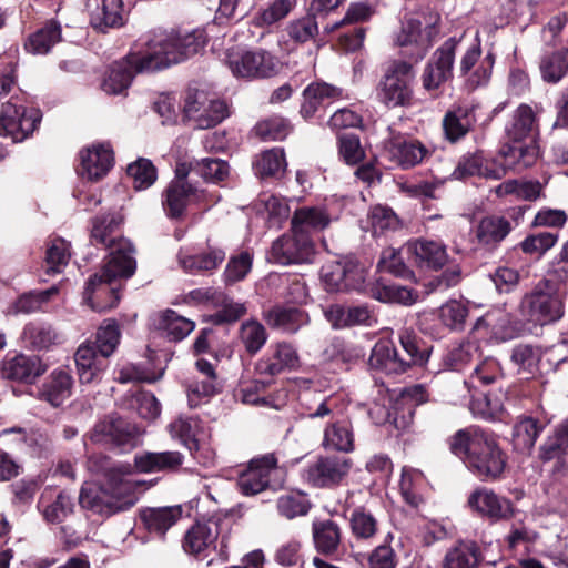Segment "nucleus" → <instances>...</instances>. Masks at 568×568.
I'll return each instance as SVG.
<instances>
[{
    "mask_svg": "<svg viewBox=\"0 0 568 568\" xmlns=\"http://www.w3.org/2000/svg\"><path fill=\"white\" fill-rule=\"evenodd\" d=\"M122 217L116 213L97 216L92 220L90 241L110 250V258L101 273L88 280L83 300L93 311L105 312L115 307L120 301L118 288L112 282L118 277H130L135 272L134 247L132 243L118 235Z\"/></svg>",
    "mask_w": 568,
    "mask_h": 568,
    "instance_id": "obj_1",
    "label": "nucleus"
},
{
    "mask_svg": "<svg viewBox=\"0 0 568 568\" xmlns=\"http://www.w3.org/2000/svg\"><path fill=\"white\" fill-rule=\"evenodd\" d=\"M450 452L481 481L499 479L507 465V456L496 439L478 427L457 430L449 439Z\"/></svg>",
    "mask_w": 568,
    "mask_h": 568,
    "instance_id": "obj_2",
    "label": "nucleus"
},
{
    "mask_svg": "<svg viewBox=\"0 0 568 568\" xmlns=\"http://www.w3.org/2000/svg\"><path fill=\"white\" fill-rule=\"evenodd\" d=\"M205 44L202 30L191 32H161L139 42L138 50L131 55L139 70L158 71L187 60Z\"/></svg>",
    "mask_w": 568,
    "mask_h": 568,
    "instance_id": "obj_3",
    "label": "nucleus"
},
{
    "mask_svg": "<svg viewBox=\"0 0 568 568\" xmlns=\"http://www.w3.org/2000/svg\"><path fill=\"white\" fill-rule=\"evenodd\" d=\"M536 160L537 150L534 145H503L497 158L491 162L484 159L483 152L464 155L452 175L457 180L473 175L500 180L509 170L521 171L531 166Z\"/></svg>",
    "mask_w": 568,
    "mask_h": 568,
    "instance_id": "obj_4",
    "label": "nucleus"
},
{
    "mask_svg": "<svg viewBox=\"0 0 568 568\" xmlns=\"http://www.w3.org/2000/svg\"><path fill=\"white\" fill-rule=\"evenodd\" d=\"M308 394L303 397L305 415L311 419H327L323 429L322 447L326 450L351 453L354 450V430L347 419H337V399L334 396L316 394L307 400Z\"/></svg>",
    "mask_w": 568,
    "mask_h": 568,
    "instance_id": "obj_5",
    "label": "nucleus"
},
{
    "mask_svg": "<svg viewBox=\"0 0 568 568\" xmlns=\"http://www.w3.org/2000/svg\"><path fill=\"white\" fill-rule=\"evenodd\" d=\"M135 483L114 474L101 487H82L79 495V504L82 508L95 514L111 516L119 511H124L135 504Z\"/></svg>",
    "mask_w": 568,
    "mask_h": 568,
    "instance_id": "obj_6",
    "label": "nucleus"
},
{
    "mask_svg": "<svg viewBox=\"0 0 568 568\" xmlns=\"http://www.w3.org/2000/svg\"><path fill=\"white\" fill-rule=\"evenodd\" d=\"M523 317L539 325H546L564 316V301L548 281L539 282L532 292L526 294L519 305Z\"/></svg>",
    "mask_w": 568,
    "mask_h": 568,
    "instance_id": "obj_7",
    "label": "nucleus"
},
{
    "mask_svg": "<svg viewBox=\"0 0 568 568\" xmlns=\"http://www.w3.org/2000/svg\"><path fill=\"white\" fill-rule=\"evenodd\" d=\"M413 80L412 64L405 61L394 62L377 85L378 101L388 109L408 105L413 97Z\"/></svg>",
    "mask_w": 568,
    "mask_h": 568,
    "instance_id": "obj_8",
    "label": "nucleus"
},
{
    "mask_svg": "<svg viewBox=\"0 0 568 568\" xmlns=\"http://www.w3.org/2000/svg\"><path fill=\"white\" fill-rule=\"evenodd\" d=\"M12 97L2 104L0 112V135L9 136L13 142L28 139L41 122L42 114L37 108H27L14 102Z\"/></svg>",
    "mask_w": 568,
    "mask_h": 568,
    "instance_id": "obj_9",
    "label": "nucleus"
},
{
    "mask_svg": "<svg viewBox=\"0 0 568 568\" xmlns=\"http://www.w3.org/2000/svg\"><path fill=\"white\" fill-rule=\"evenodd\" d=\"M224 530H229L227 523L221 519L196 521L186 530L182 547L186 554L205 557L206 551L215 548V542L221 537L220 555L226 559L227 535Z\"/></svg>",
    "mask_w": 568,
    "mask_h": 568,
    "instance_id": "obj_10",
    "label": "nucleus"
},
{
    "mask_svg": "<svg viewBox=\"0 0 568 568\" xmlns=\"http://www.w3.org/2000/svg\"><path fill=\"white\" fill-rule=\"evenodd\" d=\"M227 64L234 77L244 79L271 78L280 70L277 58L263 49L230 53Z\"/></svg>",
    "mask_w": 568,
    "mask_h": 568,
    "instance_id": "obj_11",
    "label": "nucleus"
},
{
    "mask_svg": "<svg viewBox=\"0 0 568 568\" xmlns=\"http://www.w3.org/2000/svg\"><path fill=\"white\" fill-rule=\"evenodd\" d=\"M460 39L452 37L438 47L428 59L423 74V88L428 91H436L453 78L456 49Z\"/></svg>",
    "mask_w": 568,
    "mask_h": 568,
    "instance_id": "obj_12",
    "label": "nucleus"
},
{
    "mask_svg": "<svg viewBox=\"0 0 568 568\" xmlns=\"http://www.w3.org/2000/svg\"><path fill=\"white\" fill-rule=\"evenodd\" d=\"M352 468L349 458L342 456H322L304 470L306 481L313 487L332 488L339 485Z\"/></svg>",
    "mask_w": 568,
    "mask_h": 568,
    "instance_id": "obj_13",
    "label": "nucleus"
},
{
    "mask_svg": "<svg viewBox=\"0 0 568 568\" xmlns=\"http://www.w3.org/2000/svg\"><path fill=\"white\" fill-rule=\"evenodd\" d=\"M430 151L418 140L400 135L392 136L384 142L382 158L388 168L412 169L423 162Z\"/></svg>",
    "mask_w": 568,
    "mask_h": 568,
    "instance_id": "obj_14",
    "label": "nucleus"
},
{
    "mask_svg": "<svg viewBox=\"0 0 568 568\" xmlns=\"http://www.w3.org/2000/svg\"><path fill=\"white\" fill-rule=\"evenodd\" d=\"M314 253L312 237L302 234H284L278 237L268 252L270 262L288 265L310 262Z\"/></svg>",
    "mask_w": 568,
    "mask_h": 568,
    "instance_id": "obj_15",
    "label": "nucleus"
},
{
    "mask_svg": "<svg viewBox=\"0 0 568 568\" xmlns=\"http://www.w3.org/2000/svg\"><path fill=\"white\" fill-rule=\"evenodd\" d=\"M438 17H407L402 22L399 32L395 37V42L399 47L415 44L419 50V57H424L432 41L437 37L436 24Z\"/></svg>",
    "mask_w": 568,
    "mask_h": 568,
    "instance_id": "obj_16",
    "label": "nucleus"
},
{
    "mask_svg": "<svg viewBox=\"0 0 568 568\" xmlns=\"http://www.w3.org/2000/svg\"><path fill=\"white\" fill-rule=\"evenodd\" d=\"M184 166V164L178 166L176 179L168 185L163 194V209L170 219H180L186 206L202 196V192L185 180L187 172Z\"/></svg>",
    "mask_w": 568,
    "mask_h": 568,
    "instance_id": "obj_17",
    "label": "nucleus"
},
{
    "mask_svg": "<svg viewBox=\"0 0 568 568\" xmlns=\"http://www.w3.org/2000/svg\"><path fill=\"white\" fill-rule=\"evenodd\" d=\"M277 468V458L274 454H266L252 459L237 479L240 491L245 496H254L264 491L268 485L272 473Z\"/></svg>",
    "mask_w": 568,
    "mask_h": 568,
    "instance_id": "obj_18",
    "label": "nucleus"
},
{
    "mask_svg": "<svg viewBox=\"0 0 568 568\" xmlns=\"http://www.w3.org/2000/svg\"><path fill=\"white\" fill-rule=\"evenodd\" d=\"M467 503L473 511L491 521L510 519L515 513L510 499L501 497L486 487L475 489L469 495Z\"/></svg>",
    "mask_w": 568,
    "mask_h": 568,
    "instance_id": "obj_19",
    "label": "nucleus"
},
{
    "mask_svg": "<svg viewBox=\"0 0 568 568\" xmlns=\"http://www.w3.org/2000/svg\"><path fill=\"white\" fill-rule=\"evenodd\" d=\"M508 139L513 143L505 145L515 146H536L535 138L538 134L539 128L534 110L527 104H520L513 113L510 121L505 128Z\"/></svg>",
    "mask_w": 568,
    "mask_h": 568,
    "instance_id": "obj_20",
    "label": "nucleus"
},
{
    "mask_svg": "<svg viewBox=\"0 0 568 568\" xmlns=\"http://www.w3.org/2000/svg\"><path fill=\"white\" fill-rule=\"evenodd\" d=\"M74 362L81 384H93L101 381L109 367V358L95 349L91 341H85L78 346Z\"/></svg>",
    "mask_w": 568,
    "mask_h": 568,
    "instance_id": "obj_21",
    "label": "nucleus"
},
{
    "mask_svg": "<svg viewBox=\"0 0 568 568\" xmlns=\"http://www.w3.org/2000/svg\"><path fill=\"white\" fill-rule=\"evenodd\" d=\"M324 315L332 327L336 329L353 326L373 327L377 324V315L367 305L344 306L334 304L324 311Z\"/></svg>",
    "mask_w": 568,
    "mask_h": 568,
    "instance_id": "obj_22",
    "label": "nucleus"
},
{
    "mask_svg": "<svg viewBox=\"0 0 568 568\" xmlns=\"http://www.w3.org/2000/svg\"><path fill=\"white\" fill-rule=\"evenodd\" d=\"M298 365L296 349L288 343L281 342L270 346L268 353L256 364L260 375L276 376Z\"/></svg>",
    "mask_w": 568,
    "mask_h": 568,
    "instance_id": "obj_23",
    "label": "nucleus"
},
{
    "mask_svg": "<svg viewBox=\"0 0 568 568\" xmlns=\"http://www.w3.org/2000/svg\"><path fill=\"white\" fill-rule=\"evenodd\" d=\"M138 45L128 53L125 58L115 61L108 73V77L102 82V90L108 94H120L125 91L133 77L136 73L151 72V70H139L138 63L131 59V55L138 50Z\"/></svg>",
    "mask_w": 568,
    "mask_h": 568,
    "instance_id": "obj_24",
    "label": "nucleus"
},
{
    "mask_svg": "<svg viewBox=\"0 0 568 568\" xmlns=\"http://www.w3.org/2000/svg\"><path fill=\"white\" fill-rule=\"evenodd\" d=\"M90 24L99 31L109 28L123 26V1L122 0H87Z\"/></svg>",
    "mask_w": 568,
    "mask_h": 568,
    "instance_id": "obj_25",
    "label": "nucleus"
},
{
    "mask_svg": "<svg viewBox=\"0 0 568 568\" xmlns=\"http://www.w3.org/2000/svg\"><path fill=\"white\" fill-rule=\"evenodd\" d=\"M38 509L47 523L60 524L73 513L74 501L67 491L55 494L53 489L45 488L38 501Z\"/></svg>",
    "mask_w": 568,
    "mask_h": 568,
    "instance_id": "obj_26",
    "label": "nucleus"
},
{
    "mask_svg": "<svg viewBox=\"0 0 568 568\" xmlns=\"http://www.w3.org/2000/svg\"><path fill=\"white\" fill-rule=\"evenodd\" d=\"M331 222V214L325 206H302L292 216L291 231L311 237L312 233L325 230Z\"/></svg>",
    "mask_w": 568,
    "mask_h": 568,
    "instance_id": "obj_27",
    "label": "nucleus"
},
{
    "mask_svg": "<svg viewBox=\"0 0 568 568\" xmlns=\"http://www.w3.org/2000/svg\"><path fill=\"white\" fill-rule=\"evenodd\" d=\"M113 165V152L109 144H98L81 152L80 174L90 181L103 178Z\"/></svg>",
    "mask_w": 568,
    "mask_h": 568,
    "instance_id": "obj_28",
    "label": "nucleus"
},
{
    "mask_svg": "<svg viewBox=\"0 0 568 568\" xmlns=\"http://www.w3.org/2000/svg\"><path fill=\"white\" fill-rule=\"evenodd\" d=\"M368 364L371 368L386 375L396 376L408 371V362H405V357L387 341H379L374 345Z\"/></svg>",
    "mask_w": 568,
    "mask_h": 568,
    "instance_id": "obj_29",
    "label": "nucleus"
},
{
    "mask_svg": "<svg viewBox=\"0 0 568 568\" xmlns=\"http://www.w3.org/2000/svg\"><path fill=\"white\" fill-rule=\"evenodd\" d=\"M134 433V427L125 419L118 416H109L94 426L92 439L124 446L132 442Z\"/></svg>",
    "mask_w": 568,
    "mask_h": 568,
    "instance_id": "obj_30",
    "label": "nucleus"
},
{
    "mask_svg": "<svg viewBox=\"0 0 568 568\" xmlns=\"http://www.w3.org/2000/svg\"><path fill=\"white\" fill-rule=\"evenodd\" d=\"M73 378L65 368L51 372L39 390V398L53 407H59L71 396Z\"/></svg>",
    "mask_w": 568,
    "mask_h": 568,
    "instance_id": "obj_31",
    "label": "nucleus"
},
{
    "mask_svg": "<svg viewBox=\"0 0 568 568\" xmlns=\"http://www.w3.org/2000/svg\"><path fill=\"white\" fill-rule=\"evenodd\" d=\"M407 251L420 267L438 270L448 261L446 246L442 242L433 240H417L409 243Z\"/></svg>",
    "mask_w": 568,
    "mask_h": 568,
    "instance_id": "obj_32",
    "label": "nucleus"
},
{
    "mask_svg": "<svg viewBox=\"0 0 568 568\" xmlns=\"http://www.w3.org/2000/svg\"><path fill=\"white\" fill-rule=\"evenodd\" d=\"M303 98L301 114L308 119L314 115L321 104L342 99L343 90L326 82H314L304 89Z\"/></svg>",
    "mask_w": 568,
    "mask_h": 568,
    "instance_id": "obj_33",
    "label": "nucleus"
},
{
    "mask_svg": "<svg viewBox=\"0 0 568 568\" xmlns=\"http://www.w3.org/2000/svg\"><path fill=\"white\" fill-rule=\"evenodd\" d=\"M44 371L39 357L19 354L4 362L2 374L8 379L32 383Z\"/></svg>",
    "mask_w": 568,
    "mask_h": 568,
    "instance_id": "obj_34",
    "label": "nucleus"
},
{
    "mask_svg": "<svg viewBox=\"0 0 568 568\" xmlns=\"http://www.w3.org/2000/svg\"><path fill=\"white\" fill-rule=\"evenodd\" d=\"M264 320L272 328L293 334L308 323V315L294 306L277 305L265 313Z\"/></svg>",
    "mask_w": 568,
    "mask_h": 568,
    "instance_id": "obj_35",
    "label": "nucleus"
},
{
    "mask_svg": "<svg viewBox=\"0 0 568 568\" xmlns=\"http://www.w3.org/2000/svg\"><path fill=\"white\" fill-rule=\"evenodd\" d=\"M183 463L179 452H145L134 458L135 467L141 473H159L176 470Z\"/></svg>",
    "mask_w": 568,
    "mask_h": 568,
    "instance_id": "obj_36",
    "label": "nucleus"
},
{
    "mask_svg": "<svg viewBox=\"0 0 568 568\" xmlns=\"http://www.w3.org/2000/svg\"><path fill=\"white\" fill-rule=\"evenodd\" d=\"M481 356L477 342L465 341L448 347L442 356V366L445 369L460 372Z\"/></svg>",
    "mask_w": 568,
    "mask_h": 568,
    "instance_id": "obj_37",
    "label": "nucleus"
},
{
    "mask_svg": "<svg viewBox=\"0 0 568 568\" xmlns=\"http://www.w3.org/2000/svg\"><path fill=\"white\" fill-rule=\"evenodd\" d=\"M312 535L315 549L325 556L337 552L342 540V530L338 524L331 519L314 521Z\"/></svg>",
    "mask_w": 568,
    "mask_h": 568,
    "instance_id": "obj_38",
    "label": "nucleus"
},
{
    "mask_svg": "<svg viewBox=\"0 0 568 568\" xmlns=\"http://www.w3.org/2000/svg\"><path fill=\"white\" fill-rule=\"evenodd\" d=\"M511 229V224L507 219L491 215L479 221L475 234L480 245L493 248L505 240Z\"/></svg>",
    "mask_w": 568,
    "mask_h": 568,
    "instance_id": "obj_39",
    "label": "nucleus"
},
{
    "mask_svg": "<svg viewBox=\"0 0 568 568\" xmlns=\"http://www.w3.org/2000/svg\"><path fill=\"white\" fill-rule=\"evenodd\" d=\"M479 548L474 541L459 540L448 548L440 568H476L479 564Z\"/></svg>",
    "mask_w": 568,
    "mask_h": 568,
    "instance_id": "obj_40",
    "label": "nucleus"
},
{
    "mask_svg": "<svg viewBox=\"0 0 568 568\" xmlns=\"http://www.w3.org/2000/svg\"><path fill=\"white\" fill-rule=\"evenodd\" d=\"M156 328L169 341L180 342L194 331L195 323L173 310H165L158 317Z\"/></svg>",
    "mask_w": 568,
    "mask_h": 568,
    "instance_id": "obj_41",
    "label": "nucleus"
},
{
    "mask_svg": "<svg viewBox=\"0 0 568 568\" xmlns=\"http://www.w3.org/2000/svg\"><path fill=\"white\" fill-rule=\"evenodd\" d=\"M182 517L181 506L146 508L141 519L150 532L164 535Z\"/></svg>",
    "mask_w": 568,
    "mask_h": 568,
    "instance_id": "obj_42",
    "label": "nucleus"
},
{
    "mask_svg": "<svg viewBox=\"0 0 568 568\" xmlns=\"http://www.w3.org/2000/svg\"><path fill=\"white\" fill-rule=\"evenodd\" d=\"M474 122L473 111L467 106H456L448 110L443 119L446 139L450 142H457L469 132Z\"/></svg>",
    "mask_w": 568,
    "mask_h": 568,
    "instance_id": "obj_43",
    "label": "nucleus"
},
{
    "mask_svg": "<svg viewBox=\"0 0 568 568\" xmlns=\"http://www.w3.org/2000/svg\"><path fill=\"white\" fill-rule=\"evenodd\" d=\"M226 253L221 247L209 246L194 255L180 256L181 266L190 273L211 272L225 260Z\"/></svg>",
    "mask_w": 568,
    "mask_h": 568,
    "instance_id": "obj_44",
    "label": "nucleus"
},
{
    "mask_svg": "<svg viewBox=\"0 0 568 568\" xmlns=\"http://www.w3.org/2000/svg\"><path fill=\"white\" fill-rule=\"evenodd\" d=\"M23 339L37 349H47L62 342V335L49 323L30 322L23 328Z\"/></svg>",
    "mask_w": 568,
    "mask_h": 568,
    "instance_id": "obj_45",
    "label": "nucleus"
},
{
    "mask_svg": "<svg viewBox=\"0 0 568 568\" xmlns=\"http://www.w3.org/2000/svg\"><path fill=\"white\" fill-rule=\"evenodd\" d=\"M61 40V26L54 20L48 21L42 28L30 34L24 48L33 54H45Z\"/></svg>",
    "mask_w": 568,
    "mask_h": 568,
    "instance_id": "obj_46",
    "label": "nucleus"
},
{
    "mask_svg": "<svg viewBox=\"0 0 568 568\" xmlns=\"http://www.w3.org/2000/svg\"><path fill=\"white\" fill-rule=\"evenodd\" d=\"M371 295L383 303H397L405 306L413 305L418 300L417 291L395 283H376L371 288Z\"/></svg>",
    "mask_w": 568,
    "mask_h": 568,
    "instance_id": "obj_47",
    "label": "nucleus"
},
{
    "mask_svg": "<svg viewBox=\"0 0 568 568\" xmlns=\"http://www.w3.org/2000/svg\"><path fill=\"white\" fill-rule=\"evenodd\" d=\"M542 186L538 181H520L516 179L507 180L494 189L498 197L507 195L516 200L535 201L541 195Z\"/></svg>",
    "mask_w": 568,
    "mask_h": 568,
    "instance_id": "obj_48",
    "label": "nucleus"
},
{
    "mask_svg": "<svg viewBox=\"0 0 568 568\" xmlns=\"http://www.w3.org/2000/svg\"><path fill=\"white\" fill-rule=\"evenodd\" d=\"M541 426L531 417L519 419L513 428V445L517 452L528 453L534 447Z\"/></svg>",
    "mask_w": 568,
    "mask_h": 568,
    "instance_id": "obj_49",
    "label": "nucleus"
},
{
    "mask_svg": "<svg viewBox=\"0 0 568 568\" xmlns=\"http://www.w3.org/2000/svg\"><path fill=\"white\" fill-rule=\"evenodd\" d=\"M213 305L217 307V311L210 318L215 325L234 323L244 316L247 311L244 303L234 302L223 292L215 294Z\"/></svg>",
    "mask_w": 568,
    "mask_h": 568,
    "instance_id": "obj_50",
    "label": "nucleus"
},
{
    "mask_svg": "<svg viewBox=\"0 0 568 568\" xmlns=\"http://www.w3.org/2000/svg\"><path fill=\"white\" fill-rule=\"evenodd\" d=\"M504 378V373L499 362L494 357H486L476 364L474 372L469 376L471 387L488 386L499 383Z\"/></svg>",
    "mask_w": 568,
    "mask_h": 568,
    "instance_id": "obj_51",
    "label": "nucleus"
},
{
    "mask_svg": "<svg viewBox=\"0 0 568 568\" xmlns=\"http://www.w3.org/2000/svg\"><path fill=\"white\" fill-rule=\"evenodd\" d=\"M120 339L121 331L118 323L114 320H105L97 329L94 341L91 343L95 349L109 358L118 348Z\"/></svg>",
    "mask_w": 568,
    "mask_h": 568,
    "instance_id": "obj_52",
    "label": "nucleus"
},
{
    "mask_svg": "<svg viewBox=\"0 0 568 568\" xmlns=\"http://www.w3.org/2000/svg\"><path fill=\"white\" fill-rule=\"evenodd\" d=\"M239 338L245 351L250 355H255L265 345L267 332L258 321L250 320L241 324Z\"/></svg>",
    "mask_w": 568,
    "mask_h": 568,
    "instance_id": "obj_53",
    "label": "nucleus"
},
{
    "mask_svg": "<svg viewBox=\"0 0 568 568\" xmlns=\"http://www.w3.org/2000/svg\"><path fill=\"white\" fill-rule=\"evenodd\" d=\"M352 535L356 539L369 540L378 531V521L374 515L364 507L355 508L349 517Z\"/></svg>",
    "mask_w": 568,
    "mask_h": 568,
    "instance_id": "obj_54",
    "label": "nucleus"
},
{
    "mask_svg": "<svg viewBox=\"0 0 568 568\" xmlns=\"http://www.w3.org/2000/svg\"><path fill=\"white\" fill-rule=\"evenodd\" d=\"M70 247L63 239H54L48 243L44 258V268L48 274H58L63 271L70 260Z\"/></svg>",
    "mask_w": 568,
    "mask_h": 568,
    "instance_id": "obj_55",
    "label": "nucleus"
},
{
    "mask_svg": "<svg viewBox=\"0 0 568 568\" xmlns=\"http://www.w3.org/2000/svg\"><path fill=\"white\" fill-rule=\"evenodd\" d=\"M568 455V418L564 420L540 447V458L550 460Z\"/></svg>",
    "mask_w": 568,
    "mask_h": 568,
    "instance_id": "obj_56",
    "label": "nucleus"
},
{
    "mask_svg": "<svg viewBox=\"0 0 568 568\" xmlns=\"http://www.w3.org/2000/svg\"><path fill=\"white\" fill-rule=\"evenodd\" d=\"M399 343L402 348L406 353L405 362H408V369L412 366L418 365L423 366L427 363L429 358V352L427 349H420L418 346L417 336L414 331L408 328H403L399 332Z\"/></svg>",
    "mask_w": 568,
    "mask_h": 568,
    "instance_id": "obj_57",
    "label": "nucleus"
},
{
    "mask_svg": "<svg viewBox=\"0 0 568 568\" xmlns=\"http://www.w3.org/2000/svg\"><path fill=\"white\" fill-rule=\"evenodd\" d=\"M286 162L282 149L274 148L263 152L254 162L255 173L261 176H272L285 169Z\"/></svg>",
    "mask_w": 568,
    "mask_h": 568,
    "instance_id": "obj_58",
    "label": "nucleus"
},
{
    "mask_svg": "<svg viewBox=\"0 0 568 568\" xmlns=\"http://www.w3.org/2000/svg\"><path fill=\"white\" fill-rule=\"evenodd\" d=\"M424 481L423 474L419 470L404 468L399 483L400 494L404 500L413 506L418 507L423 498L418 491V486Z\"/></svg>",
    "mask_w": 568,
    "mask_h": 568,
    "instance_id": "obj_59",
    "label": "nucleus"
},
{
    "mask_svg": "<svg viewBox=\"0 0 568 568\" xmlns=\"http://www.w3.org/2000/svg\"><path fill=\"white\" fill-rule=\"evenodd\" d=\"M338 155L347 165H356L365 159V151L359 136L354 133H343L337 139Z\"/></svg>",
    "mask_w": 568,
    "mask_h": 568,
    "instance_id": "obj_60",
    "label": "nucleus"
},
{
    "mask_svg": "<svg viewBox=\"0 0 568 568\" xmlns=\"http://www.w3.org/2000/svg\"><path fill=\"white\" fill-rule=\"evenodd\" d=\"M542 79L547 82H558L568 71V49L545 57L540 63Z\"/></svg>",
    "mask_w": 568,
    "mask_h": 568,
    "instance_id": "obj_61",
    "label": "nucleus"
},
{
    "mask_svg": "<svg viewBox=\"0 0 568 568\" xmlns=\"http://www.w3.org/2000/svg\"><path fill=\"white\" fill-rule=\"evenodd\" d=\"M291 40L297 43H305L318 34V24L315 16L307 14L291 21L286 27Z\"/></svg>",
    "mask_w": 568,
    "mask_h": 568,
    "instance_id": "obj_62",
    "label": "nucleus"
},
{
    "mask_svg": "<svg viewBox=\"0 0 568 568\" xmlns=\"http://www.w3.org/2000/svg\"><path fill=\"white\" fill-rule=\"evenodd\" d=\"M128 175L136 190H144L155 182L156 169L149 159L140 158L128 166Z\"/></svg>",
    "mask_w": 568,
    "mask_h": 568,
    "instance_id": "obj_63",
    "label": "nucleus"
},
{
    "mask_svg": "<svg viewBox=\"0 0 568 568\" xmlns=\"http://www.w3.org/2000/svg\"><path fill=\"white\" fill-rule=\"evenodd\" d=\"M190 165L196 174L212 183L224 181L229 175L230 170L229 164L220 159H203L202 161H196L194 164L191 163Z\"/></svg>",
    "mask_w": 568,
    "mask_h": 568,
    "instance_id": "obj_64",
    "label": "nucleus"
}]
</instances>
